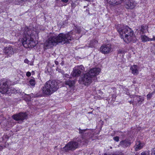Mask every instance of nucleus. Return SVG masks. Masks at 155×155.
Returning a JSON list of instances; mask_svg holds the SVG:
<instances>
[{"instance_id":"f257e3e1","label":"nucleus","mask_w":155,"mask_h":155,"mask_svg":"<svg viewBox=\"0 0 155 155\" xmlns=\"http://www.w3.org/2000/svg\"><path fill=\"white\" fill-rule=\"evenodd\" d=\"M75 33L74 31H71L66 34L60 33L57 36H52L46 41L44 43V47L46 49H48L59 43H68L74 38L78 39V38L75 37Z\"/></svg>"},{"instance_id":"f03ea898","label":"nucleus","mask_w":155,"mask_h":155,"mask_svg":"<svg viewBox=\"0 0 155 155\" xmlns=\"http://www.w3.org/2000/svg\"><path fill=\"white\" fill-rule=\"evenodd\" d=\"M23 34V38L21 40L22 44L26 48H33L37 43L34 40V38L37 36L39 31L29 29L28 28H25Z\"/></svg>"},{"instance_id":"7ed1b4c3","label":"nucleus","mask_w":155,"mask_h":155,"mask_svg":"<svg viewBox=\"0 0 155 155\" xmlns=\"http://www.w3.org/2000/svg\"><path fill=\"white\" fill-rule=\"evenodd\" d=\"M120 37L127 43L135 41L137 39L133 30L128 27L125 26L117 29Z\"/></svg>"},{"instance_id":"20e7f679","label":"nucleus","mask_w":155,"mask_h":155,"mask_svg":"<svg viewBox=\"0 0 155 155\" xmlns=\"http://www.w3.org/2000/svg\"><path fill=\"white\" fill-rule=\"evenodd\" d=\"M58 88L56 81L50 80L47 82L43 87L42 92L44 94L50 95L57 91Z\"/></svg>"},{"instance_id":"39448f33","label":"nucleus","mask_w":155,"mask_h":155,"mask_svg":"<svg viewBox=\"0 0 155 155\" xmlns=\"http://www.w3.org/2000/svg\"><path fill=\"white\" fill-rule=\"evenodd\" d=\"M79 139H77L76 141H73L69 142L64 147L61 149L64 152H67L69 150H75L78 147V145L80 141Z\"/></svg>"},{"instance_id":"423d86ee","label":"nucleus","mask_w":155,"mask_h":155,"mask_svg":"<svg viewBox=\"0 0 155 155\" xmlns=\"http://www.w3.org/2000/svg\"><path fill=\"white\" fill-rule=\"evenodd\" d=\"M8 82L4 81H0V92L2 94H9L10 93L9 92L10 88L8 87Z\"/></svg>"},{"instance_id":"0eeeda50","label":"nucleus","mask_w":155,"mask_h":155,"mask_svg":"<svg viewBox=\"0 0 155 155\" xmlns=\"http://www.w3.org/2000/svg\"><path fill=\"white\" fill-rule=\"evenodd\" d=\"M84 70V68L82 65L77 66L74 68L71 74L73 77H78Z\"/></svg>"},{"instance_id":"6e6552de","label":"nucleus","mask_w":155,"mask_h":155,"mask_svg":"<svg viewBox=\"0 0 155 155\" xmlns=\"http://www.w3.org/2000/svg\"><path fill=\"white\" fill-rule=\"evenodd\" d=\"M27 116V114L25 113H20L13 115L12 117L15 120L18 121V123H21Z\"/></svg>"},{"instance_id":"1a4fd4ad","label":"nucleus","mask_w":155,"mask_h":155,"mask_svg":"<svg viewBox=\"0 0 155 155\" xmlns=\"http://www.w3.org/2000/svg\"><path fill=\"white\" fill-rule=\"evenodd\" d=\"M93 78L89 75L87 72L82 78V81L83 84L86 85L90 84L92 82Z\"/></svg>"},{"instance_id":"9d476101","label":"nucleus","mask_w":155,"mask_h":155,"mask_svg":"<svg viewBox=\"0 0 155 155\" xmlns=\"http://www.w3.org/2000/svg\"><path fill=\"white\" fill-rule=\"evenodd\" d=\"M111 45L109 44L102 45L100 48V51L104 54H107L112 51Z\"/></svg>"},{"instance_id":"9b49d317","label":"nucleus","mask_w":155,"mask_h":155,"mask_svg":"<svg viewBox=\"0 0 155 155\" xmlns=\"http://www.w3.org/2000/svg\"><path fill=\"white\" fill-rule=\"evenodd\" d=\"M100 71V68H95L91 69L87 73L93 78L99 74Z\"/></svg>"},{"instance_id":"f8f14e48","label":"nucleus","mask_w":155,"mask_h":155,"mask_svg":"<svg viewBox=\"0 0 155 155\" xmlns=\"http://www.w3.org/2000/svg\"><path fill=\"white\" fill-rule=\"evenodd\" d=\"M137 3L133 0H127L126 2L125 6L127 8L133 9L136 5Z\"/></svg>"},{"instance_id":"ddd939ff","label":"nucleus","mask_w":155,"mask_h":155,"mask_svg":"<svg viewBox=\"0 0 155 155\" xmlns=\"http://www.w3.org/2000/svg\"><path fill=\"white\" fill-rule=\"evenodd\" d=\"M3 51L9 56H11L14 53L13 48L11 46L5 48L3 50Z\"/></svg>"},{"instance_id":"4468645a","label":"nucleus","mask_w":155,"mask_h":155,"mask_svg":"<svg viewBox=\"0 0 155 155\" xmlns=\"http://www.w3.org/2000/svg\"><path fill=\"white\" fill-rule=\"evenodd\" d=\"M134 101L135 103H138L139 104H141L143 101L144 98L140 96H134Z\"/></svg>"},{"instance_id":"2eb2a0df","label":"nucleus","mask_w":155,"mask_h":155,"mask_svg":"<svg viewBox=\"0 0 155 155\" xmlns=\"http://www.w3.org/2000/svg\"><path fill=\"white\" fill-rule=\"evenodd\" d=\"M130 140L128 139H126L121 141L118 146H120L126 148L130 146Z\"/></svg>"},{"instance_id":"dca6fc26","label":"nucleus","mask_w":155,"mask_h":155,"mask_svg":"<svg viewBox=\"0 0 155 155\" xmlns=\"http://www.w3.org/2000/svg\"><path fill=\"white\" fill-rule=\"evenodd\" d=\"M124 0H107V2L110 5L114 6L120 4Z\"/></svg>"},{"instance_id":"f3484780","label":"nucleus","mask_w":155,"mask_h":155,"mask_svg":"<svg viewBox=\"0 0 155 155\" xmlns=\"http://www.w3.org/2000/svg\"><path fill=\"white\" fill-rule=\"evenodd\" d=\"M137 66L134 65L132 66L130 69L131 71V72L134 75H136L138 74V70Z\"/></svg>"},{"instance_id":"a211bd4d","label":"nucleus","mask_w":155,"mask_h":155,"mask_svg":"<svg viewBox=\"0 0 155 155\" xmlns=\"http://www.w3.org/2000/svg\"><path fill=\"white\" fill-rule=\"evenodd\" d=\"M144 145L143 143H141L140 141L136 142L135 146V150L137 151L139 150L142 148Z\"/></svg>"},{"instance_id":"6ab92c4d","label":"nucleus","mask_w":155,"mask_h":155,"mask_svg":"<svg viewBox=\"0 0 155 155\" xmlns=\"http://www.w3.org/2000/svg\"><path fill=\"white\" fill-rule=\"evenodd\" d=\"M148 27L146 25H143L141 26V29L140 30V33L142 34L148 31Z\"/></svg>"},{"instance_id":"aec40b11","label":"nucleus","mask_w":155,"mask_h":155,"mask_svg":"<svg viewBox=\"0 0 155 155\" xmlns=\"http://www.w3.org/2000/svg\"><path fill=\"white\" fill-rule=\"evenodd\" d=\"M141 38L142 41L143 42L150 41V38H149L147 36L143 35V34L141 35Z\"/></svg>"},{"instance_id":"412c9836","label":"nucleus","mask_w":155,"mask_h":155,"mask_svg":"<svg viewBox=\"0 0 155 155\" xmlns=\"http://www.w3.org/2000/svg\"><path fill=\"white\" fill-rule=\"evenodd\" d=\"M98 41L96 39H93L91 41L89 44V47H94L96 44H97Z\"/></svg>"},{"instance_id":"4be33fe9","label":"nucleus","mask_w":155,"mask_h":155,"mask_svg":"<svg viewBox=\"0 0 155 155\" xmlns=\"http://www.w3.org/2000/svg\"><path fill=\"white\" fill-rule=\"evenodd\" d=\"M74 84V81H66L65 84L66 85H68L69 87L72 86Z\"/></svg>"},{"instance_id":"5701e85b","label":"nucleus","mask_w":155,"mask_h":155,"mask_svg":"<svg viewBox=\"0 0 155 155\" xmlns=\"http://www.w3.org/2000/svg\"><path fill=\"white\" fill-rule=\"evenodd\" d=\"M155 92V90L153 91L152 92L149 93L147 96V99L148 100L150 99L152 97L153 94Z\"/></svg>"},{"instance_id":"b1692460","label":"nucleus","mask_w":155,"mask_h":155,"mask_svg":"<svg viewBox=\"0 0 155 155\" xmlns=\"http://www.w3.org/2000/svg\"><path fill=\"white\" fill-rule=\"evenodd\" d=\"M135 155H150V151H147L142 152L140 155L136 153Z\"/></svg>"},{"instance_id":"393cba45","label":"nucleus","mask_w":155,"mask_h":155,"mask_svg":"<svg viewBox=\"0 0 155 155\" xmlns=\"http://www.w3.org/2000/svg\"><path fill=\"white\" fill-rule=\"evenodd\" d=\"M25 0H16V4L22 5L24 4V2Z\"/></svg>"},{"instance_id":"a878e982","label":"nucleus","mask_w":155,"mask_h":155,"mask_svg":"<svg viewBox=\"0 0 155 155\" xmlns=\"http://www.w3.org/2000/svg\"><path fill=\"white\" fill-rule=\"evenodd\" d=\"M88 129H86L84 130H81V129H79V133L81 134H84V133H86L87 132H85L87 131Z\"/></svg>"},{"instance_id":"bb28decb","label":"nucleus","mask_w":155,"mask_h":155,"mask_svg":"<svg viewBox=\"0 0 155 155\" xmlns=\"http://www.w3.org/2000/svg\"><path fill=\"white\" fill-rule=\"evenodd\" d=\"M29 83L31 85L34 86L35 85V80L34 79H31L29 81Z\"/></svg>"},{"instance_id":"cd10ccee","label":"nucleus","mask_w":155,"mask_h":155,"mask_svg":"<svg viewBox=\"0 0 155 155\" xmlns=\"http://www.w3.org/2000/svg\"><path fill=\"white\" fill-rule=\"evenodd\" d=\"M26 96H27V97L28 98V100L30 101L31 98L33 97L34 95L33 94H31L30 95H27Z\"/></svg>"},{"instance_id":"c85d7f7f","label":"nucleus","mask_w":155,"mask_h":155,"mask_svg":"<svg viewBox=\"0 0 155 155\" xmlns=\"http://www.w3.org/2000/svg\"><path fill=\"white\" fill-rule=\"evenodd\" d=\"M114 155H124V154L121 151H117L114 153Z\"/></svg>"},{"instance_id":"c756f323","label":"nucleus","mask_w":155,"mask_h":155,"mask_svg":"<svg viewBox=\"0 0 155 155\" xmlns=\"http://www.w3.org/2000/svg\"><path fill=\"white\" fill-rule=\"evenodd\" d=\"M113 140L114 141H115L117 142H118L119 141V137L118 136H116V137H113Z\"/></svg>"},{"instance_id":"7c9ffc66","label":"nucleus","mask_w":155,"mask_h":155,"mask_svg":"<svg viewBox=\"0 0 155 155\" xmlns=\"http://www.w3.org/2000/svg\"><path fill=\"white\" fill-rule=\"evenodd\" d=\"M151 155H155V148H153L151 150Z\"/></svg>"},{"instance_id":"2f4dec72","label":"nucleus","mask_w":155,"mask_h":155,"mask_svg":"<svg viewBox=\"0 0 155 155\" xmlns=\"http://www.w3.org/2000/svg\"><path fill=\"white\" fill-rule=\"evenodd\" d=\"M77 30V33H80L81 32V31L80 30V28L79 27L76 28Z\"/></svg>"},{"instance_id":"473e14b6","label":"nucleus","mask_w":155,"mask_h":155,"mask_svg":"<svg viewBox=\"0 0 155 155\" xmlns=\"http://www.w3.org/2000/svg\"><path fill=\"white\" fill-rule=\"evenodd\" d=\"M31 73L30 72H27L26 75L27 77H30L31 75Z\"/></svg>"},{"instance_id":"72a5a7b5","label":"nucleus","mask_w":155,"mask_h":155,"mask_svg":"<svg viewBox=\"0 0 155 155\" xmlns=\"http://www.w3.org/2000/svg\"><path fill=\"white\" fill-rule=\"evenodd\" d=\"M24 62L25 63L28 64L29 63V61H28L27 59H26L24 60Z\"/></svg>"},{"instance_id":"f704fd0d","label":"nucleus","mask_w":155,"mask_h":155,"mask_svg":"<svg viewBox=\"0 0 155 155\" xmlns=\"http://www.w3.org/2000/svg\"><path fill=\"white\" fill-rule=\"evenodd\" d=\"M155 41V36H153V38H150V41Z\"/></svg>"},{"instance_id":"c9c22d12","label":"nucleus","mask_w":155,"mask_h":155,"mask_svg":"<svg viewBox=\"0 0 155 155\" xmlns=\"http://www.w3.org/2000/svg\"><path fill=\"white\" fill-rule=\"evenodd\" d=\"M61 1L64 3H67L68 2L69 0H61Z\"/></svg>"},{"instance_id":"e433bc0d","label":"nucleus","mask_w":155,"mask_h":155,"mask_svg":"<svg viewBox=\"0 0 155 155\" xmlns=\"http://www.w3.org/2000/svg\"><path fill=\"white\" fill-rule=\"evenodd\" d=\"M64 77L65 78H69V75L68 74H66L64 75Z\"/></svg>"},{"instance_id":"4c0bfd02","label":"nucleus","mask_w":155,"mask_h":155,"mask_svg":"<svg viewBox=\"0 0 155 155\" xmlns=\"http://www.w3.org/2000/svg\"><path fill=\"white\" fill-rule=\"evenodd\" d=\"M3 149V147L1 146H0V151L2 150Z\"/></svg>"},{"instance_id":"58836bf2","label":"nucleus","mask_w":155,"mask_h":155,"mask_svg":"<svg viewBox=\"0 0 155 155\" xmlns=\"http://www.w3.org/2000/svg\"><path fill=\"white\" fill-rule=\"evenodd\" d=\"M55 63L56 65H58V62L57 61H55Z\"/></svg>"},{"instance_id":"ea45409f","label":"nucleus","mask_w":155,"mask_h":155,"mask_svg":"<svg viewBox=\"0 0 155 155\" xmlns=\"http://www.w3.org/2000/svg\"><path fill=\"white\" fill-rule=\"evenodd\" d=\"M104 155H114V153L112 154H105Z\"/></svg>"},{"instance_id":"a19ab883","label":"nucleus","mask_w":155,"mask_h":155,"mask_svg":"<svg viewBox=\"0 0 155 155\" xmlns=\"http://www.w3.org/2000/svg\"><path fill=\"white\" fill-rule=\"evenodd\" d=\"M31 74H35V72L34 71H32L31 72Z\"/></svg>"},{"instance_id":"79ce46f5","label":"nucleus","mask_w":155,"mask_h":155,"mask_svg":"<svg viewBox=\"0 0 155 155\" xmlns=\"http://www.w3.org/2000/svg\"><path fill=\"white\" fill-rule=\"evenodd\" d=\"M110 149H112V147H110Z\"/></svg>"},{"instance_id":"37998d69","label":"nucleus","mask_w":155,"mask_h":155,"mask_svg":"<svg viewBox=\"0 0 155 155\" xmlns=\"http://www.w3.org/2000/svg\"><path fill=\"white\" fill-rule=\"evenodd\" d=\"M154 87L155 88V85L154 86Z\"/></svg>"}]
</instances>
